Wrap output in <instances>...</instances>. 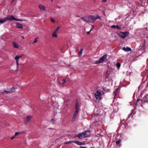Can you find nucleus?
<instances>
[{
    "label": "nucleus",
    "instance_id": "obj_2",
    "mask_svg": "<svg viewBox=\"0 0 148 148\" xmlns=\"http://www.w3.org/2000/svg\"><path fill=\"white\" fill-rule=\"evenodd\" d=\"M103 93H104L103 91L98 90L95 93V96L97 99L98 100H100L101 97L102 96Z\"/></svg>",
    "mask_w": 148,
    "mask_h": 148
},
{
    "label": "nucleus",
    "instance_id": "obj_25",
    "mask_svg": "<svg viewBox=\"0 0 148 148\" xmlns=\"http://www.w3.org/2000/svg\"><path fill=\"white\" fill-rule=\"evenodd\" d=\"M76 117V116H75L73 115V116L72 117V118L71 119V121L72 122H73L75 121Z\"/></svg>",
    "mask_w": 148,
    "mask_h": 148
},
{
    "label": "nucleus",
    "instance_id": "obj_43",
    "mask_svg": "<svg viewBox=\"0 0 148 148\" xmlns=\"http://www.w3.org/2000/svg\"><path fill=\"white\" fill-rule=\"evenodd\" d=\"M131 115V114H129L128 115V118H127V119H128L129 118H130V117Z\"/></svg>",
    "mask_w": 148,
    "mask_h": 148
},
{
    "label": "nucleus",
    "instance_id": "obj_38",
    "mask_svg": "<svg viewBox=\"0 0 148 148\" xmlns=\"http://www.w3.org/2000/svg\"><path fill=\"white\" fill-rule=\"evenodd\" d=\"M94 28V26L92 25V28H91V29L90 30V31H91L92 29H93Z\"/></svg>",
    "mask_w": 148,
    "mask_h": 148
},
{
    "label": "nucleus",
    "instance_id": "obj_6",
    "mask_svg": "<svg viewBox=\"0 0 148 148\" xmlns=\"http://www.w3.org/2000/svg\"><path fill=\"white\" fill-rule=\"evenodd\" d=\"M10 15H9L7 17L1 18L0 19V23H3L5 22L7 20H10Z\"/></svg>",
    "mask_w": 148,
    "mask_h": 148
},
{
    "label": "nucleus",
    "instance_id": "obj_49",
    "mask_svg": "<svg viewBox=\"0 0 148 148\" xmlns=\"http://www.w3.org/2000/svg\"><path fill=\"white\" fill-rule=\"evenodd\" d=\"M22 38H25V37H24L23 36H22Z\"/></svg>",
    "mask_w": 148,
    "mask_h": 148
},
{
    "label": "nucleus",
    "instance_id": "obj_36",
    "mask_svg": "<svg viewBox=\"0 0 148 148\" xmlns=\"http://www.w3.org/2000/svg\"><path fill=\"white\" fill-rule=\"evenodd\" d=\"M51 21L53 23H55V21L54 20L53 18H51Z\"/></svg>",
    "mask_w": 148,
    "mask_h": 148
},
{
    "label": "nucleus",
    "instance_id": "obj_3",
    "mask_svg": "<svg viewBox=\"0 0 148 148\" xmlns=\"http://www.w3.org/2000/svg\"><path fill=\"white\" fill-rule=\"evenodd\" d=\"M129 32L128 31L125 32H120L119 33V36L121 38L124 39L126 38L128 35Z\"/></svg>",
    "mask_w": 148,
    "mask_h": 148
},
{
    "label": "nucleus",
    "instance_id": "obj_15",
    "mask_svg": "<svg viewBox=\"0 0 148 148\" xmlns=\"http://www.w3.org/2000/svg\"><path fill=\"white\" fill-rule=\"evenodd\" d=\"M79 103L77 100H76V102L75 106V111H79Z\"/></svg>",
    "mask_w": 148,
    "mask_h": 148
},
{
    "label": "nucleus",
    "instance_id": "obj_31",
    "mask_svg": "<svg viewBox=\"0 0 148 148\" xmlns=\"http://www.w3.org/2000/svg\"><path fill=\"white\" fill-rule=\"evenodd\" d=\"M101 63H102V62L99 60H96V61L95 63L96 64H99Z\"/></svg>",
    "mask_w": 148,
    "mask_h": 148
},
{
    "label": "nucleus",
    "instance_id": "obj_24",
    "mask_svg": "<svg viewBox=\"0 0 148 148\" xmlns=\"http://www.w3.org/2000/svg\"><path fill=\"white\" fill-rule=\"evenodd\" d=\"M51 122L52 124H55L56 122V119H53L51 120Z\"/></svg>",
    "mask_w": 148,
    "mask_h": 148
},
{
    "label": "nucleus",
    "instance_id": "obj_7",
    "mask_svg": "<svg viewBox=\"0 0 148 148\" xmlns=\"http://www.w3.org/2000/svg\"><path fill=\"white\" fill-rule=\"evenodd\" d=\"M83 133L85 138L88 137L90 135V131L89 130L85 131L83 132Z\"/></svg>",
    "mask_w": 148,
    "mask_h": 148
},
{
    "label": "nucleus",
    "instance_id": "obj_44",
    "mask_svg": "<svg viewBox=\"0 0 148 148\" xmlns=\"http://www.w3.org/2000/svg\"><path fill=\"white\" fill-rule=\"evenodd\" d=\"M90 32H91V31H90H90H89L88 32H87V34H89L90 33Z\"/></svg>",
    "mask_w": 148,
    "mask_h": 148
},
{
    "label": "nucleus",
    "instance_id": "obj_29",
    "mask_svg": "<svg viewBox=\"0 0 148 148\" xmlns=\"http://www.w3.org/2000/svg\"><path fill=\"white\" fill-rule=\"evenodd\" d=\"M38 37H37V38H35L34 39V41L33 42V43H34L37 42L38 41Z\"/></svg>",
    "mask_w": 148,
    "mask_h": 148
},
{
    "label": "nucleus",
    "instance_id": "obj_33",
    "mask_svg": "<svg viewBox=\"0 0 148 148\" xmlns=\"http://www.w3.org/2000/svg\"><path fill=\"white\" fill-rule=\"evenodd\" d=\"M60 28V27H58L57 28H56L55 29V30L54 31L55 32H57L58 31V30Z\"/></svg>",
    "mask_w": 148,
    "mask_h": 148
},
{
    "label": "nucleus",
    "instance_id": "obj_10",
    "mask_svg": "<svg viewBox=\"0 0 148 148\" xmlns=\"http://www.w3.org/2000/svg\"><path fill=\"white\" fill-rule=\"evenodd\" d=\"M10 20H14L15 21H22L23 20L21 19H17L16 18L14 17V16L12 15H10Z\"/></svg>",
    "mask_w": 148,
    "mask_h": 148
},
{
    "label": "nucleus",
    "instance_id": "obj_27",
    "mask_svg": "<svg viewBox=\"0 0 148 148\" xmlns=\"http://www.w3.org/2000/svg\"><path fill=\"white\" fill-rule=\"evenodd\" d=\"M25 133V132H16L15 133V136H16L18 134H21L23 133Z\"/></svg>",
    "mask_w": 148,
    "mask_h": 148
},
{
    "label": "nucleus",
    "instance_id": "obj_40",
    "mask_svg": "<svg viewBox=\"0 0 148 148\" xmlns=\"http://www.w3.org/2000/svg\"><path fill=\"white\" fill-rule=\"evenodd\" d=\"M82 51H80L79 52V54L80 55L82 54Z\"/></svg>",
    "mask_w": 148,
    "mask_h": 148
},
{
    "label": "nucleus",
    "instance_id": "obj_9",
    "mask_svg": "<svg viewBox=\"0 0 148 148\" xmlns=\"http://www.w3.org/2000/svg\"><path fill=\"white\" fill-rule=\"evenodd\" d=\"M107 57V54H105V55H103V56L101 57L99 60L102 63L106 60Z\"/></svg>",
    "mask_w": 148,
    "mask_h": 148
},
{
    "label": "nucleus",
    "instance_id": "obj_17",
    "mask_svg": "<svg viewBox=\"0 0 148 148\" xmlns=\"http://www.w3.org/2000/svg\"><path fill=\"white\" fill-rule=\"evenodd\" d=\"M39 7L42 11L44 12L45 11V7L43 5H39Z\"/></svg>",
    "mask_w": 148,
    "mask_h": 148
},
{
    "label": "nucleus",
    "instance_id": "obj_45",
    "mask_svg": "<svg viewBox=\"0 0 148 148\" xmlns=\"http://www.w3.org/2000/svg\"><path fill=\"white\" fill-rule=\"evenodd\" d=\"M83 49L82 48H81L80 50L82 51H83Z\"/></svg>",
    "mask_w": 148,
    "mask_h": 148
},
{
    "label": "nucleus",
    "instance_id": "obj_51",
    "mask_svg": "<svg viewBox=\"0 0 148 148\" xmlns=\"http://www.w3.org/2000/svg\"><path fill=\"white\" fill-rule=\"evenodd\" d=\"M51 1H53V0H51Z\"/></svg>",
    "mask_w": 148,
    "mask_h": 148
},
{
    "label": "nucleus",
    "instance_id": "obj_21",
    "mask_svg": "<svg viewBox=\"0 0 148 148\" xmlns=\"http://www.w3.org/2000/svg\"><path fill=\"white\" fill-rule=\"evenodd\" d=\"M52 36L53 37H55L56 38H57L58 36V35L56 34V32L54 31L53 32Z\"/></svg>",
    "mask_w": 148,
    "mask_h": 148
},
{
    "label": "nucleus",
    "instance_id": "obj_47",
    "mask_svg": "<svg viewBox=\"0 0 148 148\" xmlns=\"http://www.w3.org/2000/svg\"><path fill=\"white\" fill-rule=\"evenodd\" d=\"M18 68H17V69H16V71H18Z\"/></svg>",
    "mask_w": 148,
    "mask_h": 148
},
{
    "label": "nucleus",
    "instance_id": "obj_50",
    "mask_svg": "<svg viewBox=\"0 0 148 148\" xmlns=\"http://www.w3.org/2000/svg\"><path fill=\"white\" fill-rule=\"evenodd\" d=\"M14 1V0H12V2L13 1Z\"/></svg>",
    "mask_w": 148,
    "mask_h": 148
},
{
    "label": "nucleus",
    "instance_id": "obj_11",
    "mask_svg": "<svg viewBox=\"0 0 148 148\" xmlns=\"http://www.w3.org/2000/svg\"><path fill=\"white\" fill-rule=\"evenodd\" d=\"M82 19L83 21L87 23H90L89 19L88 18V16L86 17H83Z\"/></svg>",
    "mask_w": 148,
    "mask_h": 148
},
{
    "label": "nucleus",
    "instance_id": "obj_20",
    "mask_svg": "<svg viewBox=\"0 0 148 148\" xmlns=\"http://www.w3.org/2000/svg\"><path fill=\"white\" fill-rule=\"evenodd\" d=\"M144 101L145 102H147L148 101V94L146 96H145L143 98Z\"/></svg>",
    "mask_w": 148,
    "mask_h": 148
},
{
    "label": "nucleus",
    "instance_id": "obj_8",
    "mask_svg": "<svg viewBox=\"0 0 148 148\" xmlns=\"http://www.w3.org/2000/svg\"><path fill=\"white\" fill-rule=\"evenodd\" d=\"M142 44L140 45V46L142 47H145L147 45V41L145 40H142Z\"/></svg>",
    "mask_w": 148,
    "mask_h": 148
},
{
    "label": "nucleus",
    "instance_id": "obj_30",
    "mask_svg": "<svg viewBox=\"0 0 148 148\" xmlns=\"http://www.w3.org/2000/svg\"><path fill=\"white\" fill-rule=\"evenodd\" d=\"M126 51H131V49L130 47H127L126 48Z\"/></svg>",
    "mask_w": 148,
    "mask_h": 148
},
{
    "label": "nucleus",
    "instance_id": "obj_4",
    "mask_svg": "<svg viewBox=\"0 0 148 148\" xmlns=\"http://www.w3.org/2000/svg\"><path fill=\"white\" fill-rule=\"evenodd\" d=\"M119 88H116L115 90L113 92V95H114V100L113 101L114 102L116 100V99L117 98V94L118 92V90H119Z\"/></svg>",
    "mask_w": 148,
    "mask_h": 148
},
{
    "label": "nucleus",
    "instance_id": "obj_39",
    "mask_svg": "<svg viewBox=\"0 0 148 148\" xmlns=\"http://www.w3.org/2000/svg\"><path fill=\"white\" fill-rule=\"evenodd\" d=\"M15 137L16 136H15V135L12 136L11 138V140H12L14 138H15Z\"/></svg>",
    "mask_w": 148,
    "mask_h": 148
},
{
    "label": "nucleus",
    "instance_id": "obj_46",
    "mask_svg": "<svg viewBox=\"0 0 148 148\" xmlns=\"http://www.w3.org/2000/svg\"><path fill=\"white\" fill-rule=\"evenodd\" d=\"M106 74H109V73H108V71H107L106 72Z\"/></svg>",
    "mask_w": 148,
    "mask_h": 148
},
{
    "label": "nucleus",
    "instance_id": "obj_18",
    "mask_svg": "<svg viewBox=\"0 0 148 148\" xmlns=\"http://www.w3.org/2000/svg\"><path fill=\"white\" fill-rule=\"evenodd\" d=\"M72 142L73 143H76L77 144L79 145H82V143L81 142H80L79 141H72Z\"/></svg>",
    "mask_w": 148,
    "mask_h": 148
},
{
    "label": "nucleus",
    "instance_id": "obj_37",
    "mask_svg": "<svg viewBox=\"0 0 148 148\" xmlns=\"http://www.w3.org/2000/svg\"><path fill=\"white\" fill-rule=\"evenodd\" d=\"M72 141H70L67 142H66V143H65V144H69V143H70L72 142Z\"/></svg>",
    "mask_w": 148,
    "mask_h": 148
},
{
    "label": "nucleus",
    "instance_id": "obj_42",
    "mask_svg": "<svg viewBox=\"0 0 148 148\" xmlns=\"http://www.w3.org/2000/svg\"><path fill=\"white\" fill-rule=\"evenodd\" d=\"M102 2H106L107 1V0H101Z\"/></svg>",
    "mask_w": 148,
    "mask_h": 148
},
{
    "label": "nucleus",
    "instance_id": "obj_34",
    "mask_svg": "<svg viewBox=\"0 0 148 148\" xmlns=\"http://www.w3.org/2000/svg\"><path fill=\"white\" fill-rule=\"evenodd\" d=\"M66 82V79H63L62 80V83L63 84L65 83Z\"/></svg>",
    "mask_w": 148,
    "mask_h": 148
},
{
    "label": "nucleus",
    "instance_id": "obj_52",
    "mask_svg": "<svg viewBox=\"0 0 148 148\" xmlns=\"http://www.w3.org/2000/svg\"><path fill=\"white\" fill-rule=\"evenodd\" d=\"M117 111H118V110H117V111H115V112H117Z\"/></svg>",
    "mask_w": 148,
    "mask_h": 148
},
{
    "label": "nucleus",
    "instance_id": "obj_32",
    "mask_svg": "<svg viewBox=\"0 0 148 148\" xmlns=\"http://www.w3.org/2000/svg\"><path fill=\"white\" fill-rule=\"evenodd\" d=\"M16 60V65H17V68H18V66H19V63H18L19 60Z\"/></svg>",
    "mask_w": 148,
    "mask_h": 148
},
{
    "label": "nucleus",
    "instance_id": "obj_35",
    "mask_svg": "<svg viewBox=\"0 0 148 148\" xmlns=\"http://www.w3.org/2000/svg\"><path fill=\"white\" fill-rule=\"evenodd\" d=\"M122 49L124 51H126V48L125 47H123L122 48Z\"/></svg>",
    "mask_w": 148,
    "mask_h": 148
},
{
    "label": "nucleus",
    "instance_id": "obj_5",
    "mask_svg": "<svg viewBox=\"0 0 148 148\" xmlns=\"http://www.w3.org/2000/svg\"><path fill=\"white\" fill-rule=\"evenodd\" d=\"M16 89V88L14 87H13L9 91L5 90L3 93L10 94L14 92Z\"/></svg>",
    "mask_w": 148,
    "mask_h": 148
},
{
    "label": "nucleus",
    "instance_id": "obj_26",
    "mask_svg": "<svg viewBox=\"0 0 148 148\" xmlns=\"http://www.w3.org/2000/svg\"><path fill=\"white\" fill-rule=\"evenodd\" d=\"M78 112V111H75L74 112V114L73 115L76 117L77 115Z\"/></svg>",
    "mask_w": 148,
    "mask_h": 148
},
{
    "label": "nucleus",
    "instance_id": "obj_19",
    "mask_svg": "<svg viewBox=\"0 0 148 148\" xmlns=\"http://www.w3.org/2000/svg\"><path fill=\"white\" fill-rule=\"evenodd\" d=\"M111 27L112 28H116L117 29H119V30L121 29V28L118 25H112Z\"/></svg>",
    "mask_w": 148,
    "mask_h": 148
},
{
    "label": "nucleus",
    "instance_id": "obj_16",
    "mask_svg": "<svg viewBox=\"0 0 148 148\" xmlns=\"http://www.w3.org/2000/svg\"><path fill=\"white\" fill-rule=\"evenodd\" d=\"M12 44L14 48L17 49L19 48L18 45L15 42H12Z\"/></svg>",
    "mask_w": 148,
    "mask_h": 148
},
{
    "label": "nucleus",
    "instance_id": "obj_23",
    "mask_svg": "<svg viewBox=\"0 0 148 148\" xmlns=\"http://www.w3.org/2000/svg\"><path fill=\"white\" fill-rule=\"evenodd\" d=\"M121 142V140H117L116 141V145H119V147H120L121 146V145L120 144V143Z\"/></svg>",
    "mask_w": 148,
    "mask_h": 148
},
{
    "label": "nucleus",
    "instance_id": "obj_48",
    "mask_svg": "<svg viewBox=\"0 0 148 148\" xmlns=\"http://www.w3.org/2000/svg\"><path fill=\"white\" fill-rule=\"evenodd\" d=\"M139 99H138L137 100V101L138 102V101H139Z\"/></svg>",
    "mask_w": 148,
    "mask_h": 148
},
{
    "label": "nucleus",
    "instance_id": "obj_22",
    "mask_svg": "<svg viewBox=\"0 0 148 148\" xmlns=\"http://www.w3.org/2000/svg\"><path fill=\"white\" fill-rule=\"evenodd\" d=\"M23 55H21L19 56H15V59L16 60H19V58H21L22 56Z\"/></svg>",
    "mask_w": 148,
    "mask_h": 148
},
{
    "label": "nucleus",
    "instance_id": "obj_41",
    "mask_svg": "<svg viewBox=\"0 0 148 148\" xmlns=\"http://www.w3.org/2000/svg\"><path fill=\"white\" fill-rule=\"evenodd\" d=\"M79 148H87L85 147L80 146Z\"/></svg>",
    "mask_w": 148,
    "mask_h": 148
},
{
    "label": "nucleus",
    "instance_id": "obj_28",
    "mask_svg": "<svg viewBox=\"0 0 148 148\" xmlns=\"http://www.w3.org/2000/svg\"><path fill=\"white\" fill-rule=\"evenodd\" d=\"M121 65L120 63H119L117 62L116 64V66L118 68H120L121 66Z\"/></svg>",
    "mask_w": 148,
    "mask_h": 148
},
{
    "label": "nucleus",
    "instance_id": "obj_1",
    "mask_svg": "<svg viewBox=\"0 0 148 148\" xmlns=\"http://www.w3.org/2000/svg\"><path fill=\"white\" fill-rule=\"evenodd\" d=\"M88 18L89 19L90 23H92L95 21L97 19H101V16H99L98 14H96L94 15H90L88 16Z\"/></svg>",
    "mask_w": 148,
    "mask_h": 148
},
{
    "label": "nucleus",
    "instance_id": "obj_13",
    "mask_svg": "<svg viewBox=\"0 0 148 148\" xmlns=\"http://www.w3.org/2000/svg\"><path fill=\"white\" fill-rule=\"evenodd\" d=\"M32 118V116H31L29 115L27 116L25 121V123L27 124L30 121Z\"/></svg>",
    "mask_w": 148,
    "mask_h": 148
},
{
    "label": "nucleus",
    "instance_id": "obj_14",
    "mask_svg": "<svg viewBox=\"0 0 148 148\" xmlns=\"http://www.w3.org/2000/svg\"><path fill=\"white\" fill-rule=\"evenodd\" d=\"M16 26L17 28L21 29H23V25L19 23H16Z\"/></svg>",
    "mask_w": 148,
    "mask_h": 148
},
{
    "label": "nucleus",
    "instance_id": "obj_12",
    "mask_svg": "<svg viewBox=\"0 0 148 148\" xmlns=\"http://www.w3.org/2000/svg\"><path fill=\"white\" fill-rule=\"evenodd\" d=\"M76 137L79 138L80 139L85 138L84 136H83V132L78 134L77 135Z\"/></svg>",
    "mask_w": 148,
    "mask_h": 148
}]
</instances>
